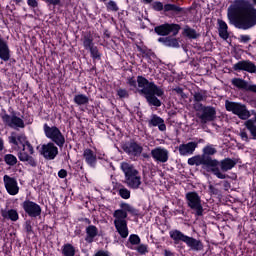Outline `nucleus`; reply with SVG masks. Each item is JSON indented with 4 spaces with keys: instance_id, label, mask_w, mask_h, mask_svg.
<instances>
[{
    "instance_id": "6ab92c4d",
    "label": "nucleus",
    "mask_w": 256,
    "mask_h": 256,
    "mask_svg": "<svg viewBox=\"0 0 256 256\" xmlns=\"http://www.w3.org/2000/svg\"><path fill=\"white\" fill-rule=\"evenodd\" d=\"M231 84L233 87H236V89H240L241 91L256 93V84H249V82L243 78H233L231 80Z\"/></svg>"
},
{
    "instance_id": "ddd939ff",
    "label": "nucleus",
    "mask_w": 256,
    "mask_h": 256,
    "mask_svg": "<svg viewBox=\"0 0 256 256\" xmlns=\"http://www.w3.org/2000/svg\"><path fill=\"white\" fill-rule=\"evenodd\" d=\"M154 31L157 35H160L161 37H167V35H171V33L173 37H176V35H179V31H181V25L165 23L156 26L154 28Z\"/></svg>"
},
{
    "instance_id": "6e6d98bb",
    "label": "nucleus",
    "mask_w": 256,
    "mask_h": 256,
    "mask_svg": "<svg viewBox=\"0 0 256 256\" xmlns=\"http://www.w3.org/2000/svg\"><path fill=\"white\" fill-rule=\"evenodd\" d=\"M3 149H4V142L2 138H0V151H3Z\"/></svg>"
},
{
    "instance_id": "c85d7f7f",
    "label": "nucleus",
    "mask_w": 256,
    "mask_h": 256,
    "mask_svg": "<svg viewBox=\"0 0 256 256\" xmlns=\"http://www.w3.org/2000/svg\"><path fill=\"white\" fill-rule=\"evenodd\" d=\"M82 43L86 51H89L95 47V44L93 43V36L91 34H85L82 38Z\"/></svg>"
},
{
    "instance_id": "4468645a",
    "label": "nucleus",
    "mask_w": 256,
    "mask_h": 256,
    "mask_svg": "<svg viewBox=\"0 0 256 256\" xmlns=\"http://www.w3.org/2000/svg\"><path fill=\"white\" fill-rule=\"evenodd\" d=\"M150 155L156 163H167L169 161V150L158 146L151 150Z\"/></svg>"
},
{
    "instance_id": "ea45409f",
    "label": "nucleus",
    "mask_w": 256,
    "mask_h": 256,
    "mask_svg": "<svg viewBox=\"0 0 256 256\" xmlns=\"http://www.w3.org/2000/svg\"><path fill=\"white\" fill-rule=\"evenodd\" d=\"M136 251L140 255H147V253H149V246L146 244H138Z\"/></svg>"
},
{
    "instance_id": "1a4fd4ad",
    "label": "nucleus",
    "mask_w": 256,
    "mask_h": 256,
    "mask_svg": "<svg viewBox=\"0 0 256 256\" xmlns=\"http://www.w3.org/2000/svg\"><path fill=\"white\" fill-rule=\"evenodd\" d=\"M225 109L233 115H237L242 121H249L248 119L253 115L252 118L253 123H256V112L255 110L249 111L245 104L239 102H231L229 100L225 101Z\"/></svg>"
},
{
    "instance_id": "7ed1b4c3",
    "label": "nucleus",
    "mask_w": 256,
    "mask_h": 256,
    "mask_svg": "<svg viewBox=\"0 0 256 256\" xmlns=\"http://www.w3.org/2000/svg\"><path fill=\"white\" fill-rule=\"evenodd\" d=\"M43 131L46 139L51 142L42 145L40 153L47 161H53L59 155V149L65 145V135L57 126H49L47 123L43 125Z\"/></svg>"
},
{
    "instance_id": "f8f14e48",
    "label": "nucleus",
    "mask_w": 256,
    "mask_h": 256,
    "mask_svg": "<svg viewBox=\"0 0 256 256\" xmlns=\"http://www.w3.org/2000/svg\"><path fill=\"white\" fill-rule=\"evenodd\" d=\"M185 199L188 207L194 211V215H196V217H202L203 205L201 204V196H199V193L195 191L187 192Z\"/></svg>"
},
{
    "instance_id": "393cba45",
    "label": "nucleus",
    "mask_w": 256,
    "mask_h": 256,
    "mask_svg": "<svg viewBox=\"0 0 256 256\" xmlns=\"http://www.w3.org/2000/svg\"><path fill=\"white\" fill-rule=\"evenodd\" d=\"M158 43H162L164 47H172L174 49L179 48V40L172 36L158 38Z\"/></svg>"
},
{
    "instance_id": "bb28decb",
    "label": "nucleus",
    "mask_w": 256,
    "mask_h": 256,
    "mask_svg": "<svg viewBox=\"0 0 256 256\" xmlns=\"http://www.w3.org/2000/svg\"><path fill=\"white\" fill-rule=\"evenodd\" d=\"M235 165H237V160H233L231 158H225L219 162L220 169L224 173L227 171H231V169H233Z\"/></svg>"
},
{
    "instance_id": "3c124183",
    "label": "nucleus",
    "mask_w": 256,
    "mask_h": 256,
    "mask_svg": "<svg viewBox=\"0 0 256 256\" xmlns=\"http://www.w3.org/2000/svg\"><path fill=\"white\" fill-rule=\"evenodd\" d=\"M58 177H60V179H65V177H67V170L61 169V170L58 172Z\"/></svg>"
},
{
    "instance_id": "a19ab883",
    "label": "nucleus",
    "mask_w": 256,
    "mask_h": 256,
    "mask_svg": "<svg viewBox=\"0 0 256 256\" xmlns=\"http://www.w3.org/2000/svg\"><path fill=\"white\" fill-rule=\"evenodd\" d=\"M129 243L131 245H140L141 244V238L137 234H131L128 238Z\"/></svg>"
},
{
    "instance_id": "6e6552de",
    "label": "nucleus",
    "mask_w": 256,
    "mask_h": 256,
    "mask_svg": "<svg viewBox=\"0 0 256 256\" xmlns=\"http://www.w3.org/2000/svg\"><path fill=\"white\" fill-rule=\"evenodd\" d=\"M121 169L125 175L124 183L129 187V189H141L143 181L141 180V173L132 164L127 162L121 163Z\"/></svg>"
},
{
    "instance_id": "72a5a7b5",
    "label": "nucleus",
    "mask_w": 256,
    "mask_h": 256,
    "mask_svg": "<svg viewBox=\"0 0 256 256\" xmlns=\"http://www.w3.org/2000/svg\"><path fill=\"white\" fill-rule=\"evenodd\" d=\"M137 49L140 53H142V55H144V57H147L148 59H153L155 57V53L147 47L137 46Z\"/></svg>"
},
{
    "instance_id": "c9c22d12",
    "label": "nucleus",
    "mask_w": 256,
    "mask_h": 256,
    "mask_svg": "<svg viewBox=\"0 0 256 256\" xmlns=\"http://www.w3.org/2000/svg\"><path fill=\"white\" fill-rule=\"evenodd\" d=\"M4 161L6 165H9L10 167H14V165H17V156L13 154H6L4 156Z\"/></svg>"
},
{
    "instance_id": "2f4dec72",
    "label": "nucleus",
    "mask_w": 256,
    "mask_h": 256,
    "mask_svg": "<svg viewBox=\"0 0 256 256\" xmlns=\"http://www.w3.org/2000/svg\"><path fill=\"white\" fill-rule=\"evenodd\" d=\"M244 125H245L246 129H248V131H250V134L253 137V139H256V124L253 122V120H251V119L246 120Z\"/></svg>"
},
{
    "instance_id": "dca6fc26",
    "label": "nucleus",
    "mask_w": 256,
    "mask_h": 256,
    "mask_svg": "<svg viewBox=\"0 0 256 256\" xmlns=\"http://www.w3.org/2000/svg\"><path fill=\"white\" fill-rule=\"evenodd\" d=\"M124 153L132 157H139L143 153V146L135 141H130L122 145Z\"/></svg>"
},
{
    "instance_id": "f257e3e1",
    "label": "nucleus",
    "mask_w": 256,
    "mask_h": 256,
    "mask_svg": "<svg viewBox=\"0 0 256 256\" xmlns=\"http://www.w3.org/2000/svg\"><path fill=\"white\" fill-rule=\"evenodd\" d=\"M253 3V4H252ZM235 0L227 10L230 25L242 31H249L256 26V0Z\"/></svg>"
},
{
    "instance_id": "473e14b6",
    "label": "nucleus",
    "mask_w": 256,
    "mask_h": 256,
    "mask_svg": "<svg viewBox=\"0 0 256 256\" xmlns=\"http://www.w3.org/2000/svg\"><path fill=\"white\" fill-rule=\"evenodd\" d=\"M193 97H194L195 103H201V101H207V92L200 90L198 92H195Z\"/></svg>"
},
{
    "instance_id": "4be33fe9",
    "label": "nucleus",
    "mask_w": 256,
    "mask_h": 256,
    "mask_svg": "<svg viewBox=\"0 0 256 256\" xmlns=\"http://www.w3.org/2000/svg\"><path fill=\"white\" fill-rule=\"evenodd\" d=\"M217 25H218L219 37L224 41H227V39H229V26L227 25V22H225L224 20L218 19Z\"/></svg>"
},
{
    "instance_id": "7c9ffc66",
    "label": "nucleus",
    "mask_w": 256,
    "mask_h": 256,
    "mask_svg": "<svg viewBox=\"0 0 256 256\" xmlns=\"http://www.w3.org/2000/svg\"><path fill=\"white\" fill-rule=\"evenodd\" d=\"M62 255L75 256V246H72L70 243L64 244L62 246Z\"/></svg>"
},
{
    "instance_id": "de8ad7c7",
    "label": "nucleus",
    "mask_w": 256,
    "mask_h": 256,
    "mask_svg": "<svg viewBox=\"0 0 256 256\" xmlns=\"http://www.w3.org/2000/svg\"><path fill=\"white\" fill-rule=\"evenodd\" d=\"M152 9L154 11H163L165 9V6L161 2H154L152 3Z\"/></svg>"
},
{
    "instance_id": "412c9836",
    "label": "nucleus",
    "mask_w": 256,
    "mask_h": 256,
    "mask_svg": "<svg viewBox=\"0 0 256 256\" xmlns=\"http://www.w3.org/2000/svg\"><path fill=\"white\" fill-rule=\"evenodd\" d=\"M149 127H158L159 131H167V125H165V120L163 118L157 116V114H153L148 121Z\"/></svg>"
},
{
    "instance_id": "a18cd8bd",
    "label": "nucleus",
    "mask_w": 256,
    "mask_h": 256,
    "mask_svg": "<svg viewBox=\"0 0 256 256\" xmlns=\"http://www.w3.org/2000/svg\"><path fill=\"white\" fill-rule=\"evenodd\" d=\"M238 41H239V43L247 44V43H249V41H251V36L242 34L238 37Z\"/></svg>"
},
{
    "instance_id": "a878e982",
    "label": "nucleus",
    "mask_w": 256,
    "mask_h": 256,
    "mask_svg": "<svg viewBox=\"0 0 256 256\" xmlns=\"http://www.w3.org/2000/svg\"><path fill=\"white\" fill-rule=\"evenodd\" d=\"M1 215L3 219H7V221H19V212L16 209H2Z\"/></svg>"
},
{
    "instance_id": "5fc2aeb1",
    "label": "nucleus",
    "mask_w": 256,
    "mask_h": 256,
    "mask_svg": "<svg viewBox=\"0 0 256 256\" xmlns=\"http://www.w3.org/2000/svg\"><path fill=\"white\" fill-rule=\"evenodd\" d=\"M94 256H109V253L105 251H98Z\"/></svg>"
},
{
    "instance_id": "5701e85b",
    "label": "nucleus",
    "mask_w": 256,
    "mask_h": 256,
    "mask_svg": "<svg viewBox=\"0 0 256 256\" xmlns=\"http://www.w3.org/2000/svg\"><path fill=\"white\" fill-rule=\"evenodd\" d=\"M0 59L2 61H9L11 59V50L9 49V45L3 38H0Z\"/></svg>"
},
{
    "instance_id": "49530a36",
    "label": "nucleus",
    "mask_w": 256,
    "mask_h": 256,
    "mask_svg": "<svg viewBox=\"0 0 256 256\" xmlns=\"http://www.w3.org/2000/svg\"><path fill=\"white\" fill-rule=\"evenodd\" d=\"M172 91H175V93H177V95H180L181 99H187V94H185V92H183V88L176 87V88H173Z\"/></svg>"
},
{
    "instance_id": "2eb2a0df",
    "label": "nucleus",
    "mask_w": 256,
    "mask_h": 256,
    "mask_svg": "<svg viewBox=\"0 0 256 256\" xmlns=\"http://www.w3.org/2000/svg\"><path fill=\"white\" fill-rule=\"evenodd\" d=\"M3 182L8 195L15 196L19 194V184L17 183V179L9 175H4Z\"/></svg>"
},
{
    "instance_id": "c756f323",
    "label": "nucleus",
    "mask_w": 256,
    "mask_h": 256,
    "mask_svg": "<svg viewBox=\"0 0 256 256\" xmlns=\"http://www.w3.org/2000/svg\"><path fill=\"white\" fill-rule=\"evenodd\" d=\"M74 103L79 106L89 105V97H87L85 94H77L74 96Z\"/></svg>"
},
{
    "instance_id": "09e8293b",
    "label": "nucleus",
    "mask_w": 256,
    "mask_h": 256,
    "mask_svg": "<svg viewBox=\"0 0 256 256\" xmlns=\"http://www.w3.org/2000/svg\"><path fill=\"white\" fill-rule=\"evenodd\" d=\"M242 141H245L246 143H249V134L245 130L240 131L239 133Z\"/></svg>"
},
{
    "instance_id": "c03bdc74",
    "label": "nucleus",
    "mask_w": 256,
    "mask_h": 256,
    "mask_svg": "<svg viewBox=\"0 0 256 256\" xmlns=\"http://www.w3.org/2000/svg\"><path fill=\"white\" fill-rule=\"evenodd\" d=\"M24 229L27 235H33V226L31 225V221L27 220L24 224Z\"/></svg>"
},
{
    "instance_id": "0eeeda50",
    "label": "nucleus",
    "mask_w": 256,
    "mask_h": 256,
    "mask_svg": "<svg viewBox=\"0 0 256 256\" xmlns=\"http://www.w3.org/2000/svg\"><path fill=\"white\" fill-rule=\"evenodd\" d=\"M170 238L174 242L175 245H179L180 243H185L191 251H203V242L199 239H195L194 237L187 236L183 232L178 229L171 230L169 232Z\"/></svg>"
},
{
    "instance_id": "e433bc0d",
    "label": "nucleus",
    "mask_w": 256,
    "mask_h": 256,
    "mask_svg": "<svg viewBox=\"0 0 256 256\" xmlns=\"http://www.w3.org/2000/svg\"><path fill=\"white\" fill-rule=\"evenodd\" d=\"M164 11L165 12L173 11L174 13H181L183 11V8H181L175 4H165Z\"/></svg>"
},
{
    "instance_id": "b1692460",
    "label": "nucleus",
    "mask_w": 256,
    "mask_h": 256,
    "mask_svg": "<svg viewBox=\"0 0 256 256\" xmlns=\"http://www.w3.org/2000/svg\"><path fill=\"white\" fill-rule=\"evenodd\" d=\"M83 159L90 167H95L97 164V154H95V152L89 148L84 150Z\"/></svg>"
},
{
    "instance_id": "4d7b16f0",
    "label": "nucleus",
    "mask_w": 256,
    "mask_h": 256,
    "mask_svg": "<svg viewBox=\"0 0 256 256\" xmlns=\"http://www.w3.org/2000/svg\"><path fill=\"white\" fill-rule=\"evenodd\" d=\"M146 4L153 3V0H143Z\"/></svg>"
},
{
    "instance_id": "cd10ccee",
    "label": "nucleus",
    "mask_w": 256,
    "mask_h": 256,
    "mask_svg": "<svg viewBox=\"0 0 256 256\" xmlns=\"http://www.w3.org/2000/svg\"><path fill=\"white\" fill-rule=\"evenodd\" d=\"M99 234V229L96 228L95 225H90L86 227V243H93L94 239Z\"/></svg>"
},
{
    "instance_id": "37998d69",
    "label": "nucleus",
    "mask_w": 256,
    "mask_h": 256,
    "mask_svg": "<svg viewBox=\"0 0 256 256\" xmlns=\"http://www.w3.org/2000/svg\"><path fill=\"white\" fill-rule=\"evenodd\" d=\"M117 95L120 99H127V97H129V92L126 89L120 88L117 90Z\"/></svg>"
},
{
    "instance_id": "39448f33",
    "label": "nucleus",
    "mask_w": 256,
    "mask_h": 256,
    "mask_svg": "<svg viewBox=\"0 0 256 256\" xmlns=\"http://www.w3.org/2000/svg\"><path fill=\"white\" fill-rule=\"evenodd\" d=\"M9 143L12 145H22V149L18 152V159L22 163L29 165V167H37L38 162L37 158H35V148L29 141H27V137L25 134H19L12 132L8 137Z\"/></svg>"
},
{
    "instance_id": "79ce46f5",
    "label": "nucleus",
    "mask_w": 256,
    "mask_h": 256,
    "mask_svg": "<svg viewBox=\"0 0 256 256\" xmlns=\"http://www.w3.org/2000/svg\"><path fill=\"white\" fill-rule=\"evenodd\" d=\"M107 10L114 11V12L119 11V6H117V2H115L113 0L109 1L107 4Z\"/></svg>"
},
{
    "instance_id": "864d4df0",
    "label": "nucleus",
    "mask_w": 256,
    "mask_h": 256,
    "mask_svg": "<svg viewBox=\"0 0 256 256\" xmlns=\"http://www.w3.org/2000/svg\"><path fill=\"white\" fill-rule=\"evenodd\" d=\"M164 256H175V253H173L171 250L165 249Z\"/></svg>"
},
{
    "instance_id": "680f3d73",
    "label": "nucleus",
    "mask_w": 256,
    "mask_h": 256,
    "mask_svg": "<svg viewBox=\"0 0 256 256\" xmlns=\"http://www.w3.org/2000/svg\"><path fill=\"white\" fill-rule=\"evenodd\" d=\"M107 37H109V34H106Z\"/></svg>"
},
{
    "instance_id": "8fccbe9b",
    "label": "nucleus",
    "mask_w": 256,
    "mask_h": 256,
    "mask_svg": "<svg viewBox=\"0 0 256 256\" xmlns=\"http://www.w3.org/2000/svg\"><path fill=\"white\" fill-rule=\"evenodd\" d=\"M27 5L32 9H37V7H39V2H37V0H27Z\"/></svg>"
},
{
    "instance_id": "20e7f679",
    "label": "nucleus",
    "mask_w": 256,
    "mask_h": 256,
    "mask_svg": "<svg viewBox=\"0 0 256 256\" xmlns=\"http://www.w3.org/2000/svg\"><path fill=\"white\" fill-rule=\"evenodd\" d=\"M202 155H196L188 159V165L202 166L208 173H213L218 179H227V175L219 169V160L212 159L211 155L217 153V148L213 144L206 145L202 150Z\"/></svg>"
},
{
    "instance_id": "a211bd4d",
    "label": "nucleus",
    "mask_w": 256,
    "mask_h": 256,
    "mask_svg": "<svg viewBox=\"0 0 256 256\" xmlns=\"http://www.w3.org/2000/svg\"><path fill=\"white\" fill-rule=\"evenodd\" d=\"M234 71L240 73V71H245L246 73L255 74L256 73V65L251 60H241L233 65Z\"/></svg>"
},
{
    "instance_id": "603ef678",
    "label": "nucleus",
    "mask_w": 256,
    "mask_h": 256,
    "mask_svg": "<svg viewBox=\"0 0 256 256\" xmlns=\"http://www.w3.org/2000/svg\"><path fill=\"white\" fill-rule=\"evenodd\" d=\"M46 3H49V5H59L61 3V0H45Z\"/></svg>"
},
{
    "instance_id": "13d9d810",
    "label": "nucleus",
    "mask_w": 256,
    "mask_h": 256,
    "mask_svg": "<svg viewBox=\"0 0 256 256\" xmlns=\"http://www.w3.org/2000/svg\"><path fill=\"white\" fill-rule=\"evenodd\" d=\"M14 3H16V4H19V3H21V1H23V0H12Z\"/></svg>"
},
{
    "instance_id": "aec40b11",
    "label": "nucleus",
    "mask_w": 256,
    "mask_h": 256,
    "mask_svg": "<svg viewBox=\"0 0 256 256\" xmlns=\"http://www.w3.org/2000/svg\"><path fill=\"white\" fill-rule=\"evenodd\" d=\"M197 147H199V143L188 142L186 144H180L178 151L182 157H189V155H193V153H195V149H197Z\"/></svg>"
},
{
    "instance_id": "9d476101",
    "label": "nucleus",
    "mask_w": 256,
    "mask_h": 256,
    "mask_svg": "<svg viewBox=\"0 0 256 256\" xmlns=\"http://www.w3.org/2000/svg\"><path fill=\"white\" fill-rule=\"evenodd\" d=\"M8 113L5 109H3L0 114L1 119L6 127L15 129V131H19V129H25V121L21 117L17 116V111H15L13 107L8 108Z\"/></svg>"
},
{
    "instance_id": "f704fd0d",
    "label": "nucleus",
    "mask_w": 256,
    "mask_h": 256,
    "mask_svg": "<svg viewBox=\"0 0 256 256\" xmlns=\"http://www.w3.org/2000/svg\"><path fill=\"white\" fill-rule=\"evenodd\" d=\"M184 35L188 37V39H197V37H199V34H197V31H195V29H192L189 26H186L184 28Z\"/></svg>"
},
{
    "instance_id": "052dcab7",
    "label": "nucleus",
    "mask_w": 256,
    "mask_h": 256,
    "mask_svg": "<svg viewBox=\"0 0 256 256\" xmlns=\"http://www.w3.org/2000/svg\"><path fill=\"white\" fill-rule=\"evenodd\" d=\"M143 157H147V154H143Z\"/></svg>"
},
{
    "instance_id": "423d86ee",
    "label": "nucleus",
    "mask_w": 256,
    "mask_h": 256,
    "mask_svg": "<svg viewBox=\"0 0 256 256\" xmlns=\"http://www.w3.org/2000/svg\"><path fill=\"white\" fill-rule=\"evenodd\" d=\"M120 207L121 209H117L113 213L114 227L122 239H127L129 237V227H127V213L137 217L139 216V210L128 203H122Z\"/></svg>"
},
{
    "instance_id": "bf43d9fd",
    "label": "nucleus",
    "mask_w": 256,
    "mask_h": 256,
    "mask_svg": "<svg viewBox=\"0 0 256 256\" xmlns=\"http://www.w3.org/2000/svg\"><path fill=\"white\" fill-rule=\"evenodd\" d=\"M144 183H145V185H149V182H148V181H146V180H144Z\"/></svg>"
},
{
    "instance_id": "f3484780",
    "label": "nucleus",
    "mask_w": 256,
    "mask_h": 256,
    "mask_svg": "<svg viewBox=\"0 0 256 256\" xmlns=\"http://www.w3.org/2000/svg\"><path fill=\"white\" fill-rule=\"evenodd\" d=\"M22 209L29 217H39L41 215V206L31 200L22 203Z\"/></svg>"
},
{
    "instance_id": "58836bf2",
    "label": "nucleus",
    "mask_w": 256,
    "mask_h": 256,
    "mask_svg": "<svg viewBox=\"0 0 256 256\" xmlns=\"http://www.w3.org/2000/svg\"><path fill=\"white\" fill-rule=\"evenodd\" d=\"M89 51L94 61H101V52H99V48H97V46H94Z\"/></svg>"
},
{
    "instance_id": "f03ea898",
    "label": "nucleus",
    "mask_w": 256,
    "mask_h": 256,
    "mask_svg": "<svg viewBox=\"0 0 256 256\" xmlns=\"http://www.w3.org/2000/svg\"><path fill=\"white\" fill-rule=\"evenodd\" d=\"M127 84L134 89L137 88L138 84L137 91L139 95L145 97L148 105H150V107H161V100L157 97H163V95H165V90L160 86H157L155 82H149L147 78L138 76L137 81L135 78H128Z\"/></svg>"
},
{
    "instance_id": "9b49d317",
    "label": "nucleus",
    "mask_w": 256,
    "mask_h": 256,
    "mask_svg": "<svg viewBox=\"0 0 256 256\" xmlns=\"http://www.w3.org/2000/svg\"><path fill=\"white\" fill-rule=\"evenodd\" d=\"M194 109L197 112L196 117L199 119L202 125L215 121L217 111L213 106H203L201 103H194Z\"/></svg>"
},
{
    "instance_id": "4c0bfd02",
    "label": "nucleus",
    "mask_w": 256,
    "mask_h": 256,
    "mask_svg": "<svg viewBox=\"0 0 256 256\" xmlns=\"http://www.w3.org/2000/svg\"><path fill=\"white\" fill-rule=\"evenodd\" d=\"M118 195H120L122 199H131V190L121 186V188L118 189Z\"/></svg>"
}]
</instances>
